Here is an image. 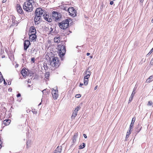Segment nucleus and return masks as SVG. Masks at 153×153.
Here are the masks:
<instances>
[{
  "label": "nucleus",
  "instance_id": "nucleus-23",
  "mask_svg": "<svg viewBox=\"0 0 153 153\" xmlns=\"http://www.w3.org/2000/svg\"><path fill=\"white\" fill-rule=\"evenodd\" d=\"M88 79L84 78V82L85 85H87L88 83Z\"/></svg>",
  "mask_w": 153,
  "mask_h": 153
},
{
  "label": "nucleus",
  "instance_id": "nucleus-15",
  "mask_svg": "<svg viewBox=\"0 0 153 153\" xmlns=\"http://www.w3.org/2000/svg\"><path fill=\"white\" fill-rule=\"evenodd\" d=\"M135 118L133 117L132 119L131 123L130 125L129 129H130V131H131V130L133 128L134 124V123L135 121Z\"/></svg>",
  "mask_w": 153,
  "mask_h": 153
},
{
  "label": "nucleus",
  "instance_id": "nucleus-47",
  "mask_svg": "<svg viewBox=\"0 0 153 153\" xmlns=\"http://www.w3.org/2000/svg\"><path fill=\"white\" fill-rule=\"evenodd\" d=\"M7 0H3L2 2L4 3Z\"/></svg>",
  "mask_w": 153,
  "mask_h": 153
},
{
  "label": "nucleus",
  "instance_id": "nucleus-8",
  "mask_svg": "<svg viewBox=\"0 0 153 153\" xmlns=\"http://www.w3.org/2000/svg\"><path fill=\"white\" fill-rule=\"evenodd\" d=\"M52 94L53 98L55 100H56L58 97V90H53L52 91Z\"/></svg>",
  "mask_w": 153,
  "mask_h": 153
},
{
  "label": "nucleus",
  "instance_id": "nucleus-25",
  "mask_svg": "<svg viewBox=\"0 0 153 153\" xmlns=\"http://www.w3.org/2000/svg\"><path fill=\"white\" fill-rule=\"evenodd\" d=\"M54 40L56 42L58 43L60 41V38L56 37L54 38Z\"/></svg>",
  "mask_w": 153,
  "mask_h": 153
},
{
  "label": "nucleus",
  "instance_id": "nucleus-4",
  "mask_svg": "<svg viewBox=\"0 0 153 153\" xmlns=\"http://www.w3.org/2000/svg\"><path fill=\"white\" fill-rule=\"evenodd\" d=\"M70 20H71V19H67L59 23V27L62 29H66L69 26V23L70 21Z\"/></svg>",
  "mask_w": 153,
  "mask_h": 153
},
{
  "label": "nucleus",
  "instance_id": "nucleus-52",
  "mask_svg": "<svg viewBox=\"0 0 153 153\" xmlns=\"http://www.w3.org/2000/svg\"><path fill=\"white\" fill-rule=\"evenodd\" d=\"M90 58H93V56H90Z\"/></svg>",
  "mask_w": 153,
  "mask_h": 153
},
{
  "label": "nucleus",
  "instance_id": "nucleus-40",
  "mask_svg": "<svg viewBox=\"0 0 153 153\" xmlns=\"http://www.w3.org/2000/svg\"><path fill=\"white\" fill-rule=\"evenodd\" d=\"M4 84L6 85L7 84V83H6V81H5V80H4Z\"/></svg>",
  "mask_w": 153,
  "mask_h": 153
},
{
  "label": "nucleus",
  "instance_id": "nucleus-36",
  "mask_svg": "<svg viewBox=\"0 0 153 153\" xmlns=\"http://www.w3.org/2000/svg\"><path fill=\"white\" fill-rule=\"evenodd\" d=\"M31 61L33 63H34L35 62V58L34 57L32 58L31 59Z\"/></svg>",
  "mask_w": 153,
  "mask_h": 153
},
{
  "label": "nucleus",
  "instance_id": "nucleus-50",
  "mask_svg": "<svg viewBox=\"0 0 153 153\" xmlns=\"http://www.w3.org/2000/svg\"><path fill=\"white\" fill-rule=\"evenodd\" d=\"M140 2L142 3L143 2L144 0H140Z\"/></svg>",
  "mask_w": 153,
  "mask_h": 153
},
{
  "label": "nucleus",
  "instance_id": "nucleus-53",
  "mask_svg": "<svg viewBox=\"0 0 153 153\" xmlns=\"http://www.w3.org/2000/svg\"><path fill=\"white\" fill-rule=\"evenodd\" d=\"M41 104V103H39V104L38 105H40Z\"/></svg>",
  "mask_w": 153,
  "mask_h": 153
},
{
  "label": "nucleus",
  "instance_id": "nucleus-13",
  "mask_svg": "<svg viewBox=\"0 0 153 153\" xmlns=\"http://www.w3.org/2000/svg\"><path fill=\"white\" fill-rule=\"evenodd\" d=\"M62 147V146H58L54 151L53 153H61Z\"/></svg>",
  "mask_w": 153,
  "mask_h": 153
},
{
  "label": "nucleus",
  "instance_id": "nucleus-21",
  "mask_svg": "<svg viewBox=\"0 0 153 153\" xmlns=\"http://www.w3.org/2000/svg\"><path fill=\"white\" fill-rule=\"evenodd\" d=\"M77 112L76 111H74L72 115L71 116V118L72 119H74L75 117L77 115Z\"/></svg>",
  "mask_w": 153,
  "mask_h": 153
},
{
  "label": "nucleus",
  "instance_id": "nucleus-5",
  "mask_svg": "<svg viewBox=\"0 0 153 153\" xmlns=\"http://www.w3.org/2000/svg\"><path fill=\"white\" fill-rule=\"evenodd\" d=\"M52 20H54L56 22L60 21L62 16L60 13L56 11H53L52 13Z\"/></svg>",
  "mask_w": 153,
  "mask_h": 153
},
{
  "label": "nucleus",
  "instance_id": "nucleus-22",
  "mask_svg": "<svg viewBox=\"0 0 153 153\" xmlns=\"http://www.w3.org/2000/svg\"><path fill=\"white\" fill-rule=\"evenodd\" d=\"M131 133V131H130V130H129V132L128 131L127 132V134L126 136V138L125 139V140L126 141L127 140V139L128 138L129 135Z\"/></svg>",
  "mask_w": 153,
  "mask_h": 153
},
{
  "label": "nucleus",
  "instance_id": "nucleus-17",
  "mask_svg": "<svg viewBox=\"0 0 153 153\" xmlns=\"http://www.w3.org/2000/svg\"><path fill=\"white\" fill-rule=\"evenodd\" d=\"M135 91V89H134V88L133 90V91L132 92L131 94L129 99V101H128V103H129L130 102H131L132 101V100L133 99V97L135 93V92H134Z\"/></svg>",
  "mask_w": 153,
  "mask_h": 153
},
{
  "label": "nucleus",
  "instance_id": "nucleus-37",
  "mask_svg": "<svg viewBox=\"0 0 153 153\" xmlns=\"http://www.w3.org/2000/svg\"><path fill=\"white\" fill-rule=\"evenodd\" d=\"M150 64L151 65H153V59L151 60V61L150 62Z\"/></svg>",
  "mask_w": 153,
  "mask_h": 153
},
{
  "label": "nucleus",
  "instance_id": "nucleus-7",
  "mask_svg": "<svg viewBox=\"0 0 153 153\" xmlns=\"http://www.w3.org/2000/svg\"><path fill=\"white\" fill-rule=\"evenodd\" d=\"M59 53L62 56H64L66 52L65 47L63 45L59 46Z\"/></svg>",
  "mask_w": 153,
  "mask_h": 153
},
{
  "label": "nucleus",
  "instance_id": "nucleus-10",
  "mask_svg": "<svg viewBox=\"0 0 153 153\" xmlns=\"http://www.w3.org/2000/svg\"><path fill=\"white\" fill-rule=\"evenodd\" d=\"M16 7L17 11L21 15L24 14V12L20 4H17Z\"/></svg>",
  "mask_w": 153,
  "mask_h": 153
},
{
  "label": "nucleus",
  "instance_id": "nucleus-20",
  "mask_svg": "<svg viewBox=\"0 0 153 153\" xmlns=\"http://www.w3.org/2000/svg\"><path fill=\"white\" fill-rule=\"evenodd\" d=\"M153 75L151 76L149 78H148L146 81V82H151L152 80H153Z\"/></svg>",
  "mask_w": 153,
  "mask_h": 153
},
{
  "label": "nucleus",
  "instance_id": "nucleus-16",
  "mask_svg": "<svg viewBox=\"0 0 153 153\" xmlns=\"http://www.w3.org/2000/svg\"><path fill=\"white\" fill-rule=\"evenodd\" d=\"M30 34H32L33 33H36V30L35 27L33 26L31 27L30 29Z\"/></svg>",
  "mask_w": 153,
  "mask_h": 153
},
{
  "label": "nucleus",
  "instance_id": "nucleus-14",
  "mask_svg": "<svg viewBox=\"0 0 153 153\" xmlns=\"http://www.w3.org/2000/svg\"><path fill=\"white\" fill-rule=\"evenodd\" d=\"M26 68H24L22 70L21 73L24 77H25L27 76V73L26 70Z\"/></svg>",
  "mask_w": 153,
  "mask_h": 153
},
{
  "label": "nucleus",
  "instance_id": "nucleus-31",
  "mask_svg": "<svg viewBox=\"0 0 153 153\" xmlns=\"http://www.w3.org/2000/svg\"><path fill=\"white\" fill-rule=\"evenodd\" d=\"M44 66L45 70H47L48 68V67L47 66V64H45V65L44 64Z\"/></svg>",
  "mask_w": 153,
  "mask_h": 153
},
{
  "label": "nucleus",
  "instance_id": "nucleus-2",
  "mask_svg": "<svg viewBox=\"0 0 153 153\" xmlns=\"http://www.w3.org/2000/svg\"><path fill=\"white\" fill-rule=\"evenodd\" d=\"M59 65V59L57 57H54L52 58L50 60V65L51 66L50 67L51 69L52 70H55L56 68H57Z\"/></svg>",
  "mask_w": 153,
  "mask_h": 153
},
{
  "label": "nucleus",
  "instance_id": "nucleus-46",
  "mask_svg": "<svg viewBox=\"0 0 153 153\" xmlns=\"http://www.w3.org/2000/svg\"><path fill=\"white\" fill-rule=\"evenodd\" d=\"M51 31H50V32H51H51L52 31H53V28H52V27H51Z\"/></svg>",
  "mask_w": 153,
  "mask_h": 153
},
{
  "label": "nucleus",
  "instance_id": "nucleus-18",
  "mask_svg": "<svg viewBox=\"0 0 153 153\" xmlns=\"http://www.w3.org/2000/svg\"><path fill=\"white\" fill-rule=\"evenodd\" d=\"M78 132H77L75 133L73 137V143H74L76 141V138H77L78 136Z\"/></svg>",
  "mask_w": 153,
  "mask_h": 153
},
{
  "label": "nucleus",
  "instance_id": "nucleus-12",
  "mask_svg": "<svg viewBox=\"0 0 153 153\" xmlns=\"http://www.w3.org/2000/svg\"><path fill=\"white\" fill-rule=\"evenodd\" d=\"M42 16H43L45 19L48 22H52V19L50 18H49V16L47 14L45 15L44 14V12L43 11V14L42 15Z\"/></svg>",
  "mask_w": 153,
  "mask_h": 153
},
{
  "label": "nucleus",
  "instance_id": "nucleus-49",
  "mask_svg": "<svg viewBox=\"0 0 153 153\" xmlns=\"http://www.w3.org/2000/svg\"><path fill=\"white\" fill-rule=\"evenodd\" d=\"M46 89H44V90H43L42 91V92L43 93L44 92H45L46 91Z\"/></svg>",
  "mask_w": 153,
  "mask_h": 153
},
{
  "label": "nucleus",
  "instance_id": "nucleus-1",
  "mask_svg": "<svg viewBox=\"0 0 153 153\" xmlns=\"http://www.w3.org/2000/svg\"><path fill=\"white\" fill-rule=\"evenodd\" d=\"M43 14V10L41 8H38L36 9L34 18V21L36 24H38L41 21V18Z\"/></svg>",
  "mask_w": 153,
  "mask_h": 153
},
{
  "label": "nucleus",
  "instance_id": "nucleus-9",
  "mask_svg": "<svg viewBox=\"0 0 153 153\" xmlns=\"http://www.w3.org/2000/svg\"><path fill=\"white\" fill-rule=\"evenodd\" d=\"M29 39L30 41H36L37 39V36L35 33H33L31 34L29 33Z\"/></svg>",
  "mask_w": 153,
  "mask_h": 153
},
{
  "label": "nucleus",
  "instance_id": "nucleus-38",
  "mask_svg": "<svg viewBox=\"0 0 153 153\" xmlns=\"http://www.w3.org/2000/svg\"><path fill=\"white\" fill-rule=\"evenodd\" d=\"M30 142V141H27V147H28L29 143Z\"/></svg>",
  "mask_w": 153,
  "mask_h": 153
},
{
  "label": "nucleus",
  "instance_id": "nucleus-24",
  "mask_svg": "<svg viewBox=\"0 0 153 153\" xmlns=\"http://www.w3.org/2000/svg\"><path fill=\"white\" fill-rule=\"evenodd\" d=\"M50 76V73L49 72H46L45 75V78L47 79H48Z\"/></svg>",
  "mask_w": 153,
  "mask_h": 153
},
{
  "label": "nucleus",
  "instance_id": "nucleus-26",
  "mask_svg": "<svg viewBox=\"0 0 153 153\" xmlns=\"http://www.w3.org/2000/svg\"><path fill=\"white\" fill-rule=\"evenodd\" d=\"M3 80V76L0 72V83H1Z\"/></svg>",
  "mask_w": 153,
  "mask_h": 153
},
{
  "label": "nucleus",
  "instance_id": "nucleus-29",
  "mask_svg": "<svg viewBox=\"0 0 153 153\" xmlns=\"http://www.w3.org/2000/svg\"><path fill=\"white\" fill-rule=\"evenodd\" d=\"M152 102L151 101H149L148 102V103L147 104V105L148 106H151L152 105Z\"/></svg>",
  "mask_w": 153,
  "mask_h": 153
},
{
  "label": "nucleus",
  "instance_id": "nucleus-39",
  "mask_svg": "<svg viewBox=\"0 0 153 153\" xmlns=\"http://www.w3.org/2000/svg\"><path fill=\"white\" fill-rule=\"evenodd\" d=\"M21 96V94L20 93H18L16 95V96L17 97H20Z\"/></svg>",
  "mask_w": 153,
  "mask_h": 153
},
{
  "label": "nucleus",
  "instance_id": "nucleus-42",
  "mask_svg": "<svg viewBox=\"0 0 153 153\" xmlns=\"http://www.w3.org/2000/svg\"><path fill=\"white\" fill-rule=\"evenodd\" d=\"M2 142L1 140H0V148L1 147Z\"/></svg>",
  "mask_w": 153,
  "mask_h": 153
},
{
  "label": "nucleus",
  "instance_id": "nucleus-45",
  "mask_svg": "<svg viewBox=\"0 0 153 153\" xmlns=\"http://www.w3.org/2000/svg\"><path fill=\"white\" fill-rule=\"evenodd\" d=\"M90 55V53H86V55L87 56H88L89 55Z\"/></svg>",
  "mask_w": 153,
  "mask_h": 153
},
{
  "label": "nucleus",
  "instance_id": "nucleus-55",
  "mask_svg": "<svg viewBox=\"0 0 153 153\" xmlns=\"http://www.w3.org/2000/svg\"><path fill=\"white\" fill-rule=\"evenodd\" d=\"M64 10H66V8L65 7V9H64Z\"/></svg>",
  "mask_w": 153,
  "mask_h": 153
},
{
  "label": "nucleus",
  "instance_id": "nucleus-44",
  "mask_svg": "<svg viewBox=\"0 0 153 153\" xmlns=\"http://www.w3.org/2000/svg\"><path fill=\"white\" fill-rule=\"evenodd\" d=\"M83 85V83H80L79 84V86H81L82 85Z\"/></svg>",
  "mask_w": 153,
  "mask_h": 153
},
{
  "label": "nucleus",
  "instance_id": "nucleus-30",
  "mask_svg": "<svg viewBox=\"0 0 153 153\" xmlns=\"http://www.w3.org/2000/svg\"><path fill=\"white\" fill-rule=\"evenodd\" d=\"M153 52V49H152L149 53L146 55V56H148L152 52Z\"/></svg>",
  "mask_w": 153,
  "mask_h": 153
},
{
  "label": "nucleus",
  "instance_id": "nucleus-41",
  "mask_svg": "<svg viewBox=\"0 0 153 153\" xmlns=\"http://www.w3.org/2000/svg\"><path fill=\"white\" fill-rule=\"evenodd\" d=\"M114 4V2L113 1H111L110 3V4L111 5H112Z\"/></svg>",
  "mask_w": 153,
  "mask_h": 153
},
{
  "label": "nucleus",
  "instance_id": "nucleus-51",
  "mask_svg": "<svg viewBox=\"0 0 153 153\" xmlns=\"http://www.w3.org/2000/svg\"><path fill=\"white\" fill-rule=\"evenodd\" d=\"M97 86H96L95 87V88H94L95 90H96V89H97Z\"/></svg>",
  "mask_w": 153,
  "mask_h": 153
},
{
  "label": "nucleus",
  "instance_id": "nucleus-3",
  "mask_svg": "<svg viewBox=\"0 0 153 153\" xmlns=\"http://www.w3.org/2000/svg\"><path fill=\"white\" fill-rule=\"evenodd\" d=\"M23 8L25 10L29 12H30L32 11V5L30 0L24 3Z\"/></svg>",
  "mask_w": 153,
  "mask_h": 153
},
{
  "label": "nucleus",
  "instance_id": "nucleus-27",
  "mask_svg": "<svg viewBox=\"0 0 153 153\" xmlns=\"http://www.w3.org/2000/svg\"><path fill=\"white\" fill-rule=\"evenodd\" d=\"M85 146V144L84 143H83L82 144V145H81L79 146L80 149H82L84 148Z\"/></svg>",
  "mask_w": 153,
  "mask_h": 153
},
{
  "label": "nucleus",
  "instance_id": "nucleus-34",
  "mask_svg": "<svg viewBox=\"0 0 153 153\" xmlns=\"http://www.w3.org/2000/svg\"><path fill=\"white\" fill-rule=\"evenodd\" d=\"M81 97V95L80 94H76L75 96V97H77L78 98H80Z\"/></svg>",
  "mask_w": 153,
  "mask_h": 153
},
{
  "label": "nucleus",
  "instance_id": "nucleus-43",
  "mask_svg": "<svg viewBox=\"0 0 153 153\" xmlns=\"http://www.w3.org/2000/svg\"><path fill=\"white\" fill-rule=\"evenodd\" d=\"M83 136H84V137L85 138H87V136H86V135L85 134H83Z\"/></svg>",
  "mask_w": 153,
  "mask_h": 153
},
{
  "label": "nucleus",
  "instance_id": "nucleus-54",
  "mask_svg": "<svg viewBox=\"0 0 153 153\" xmlns=\"http://www.w3.org/2000/svg\"><path fill=\"white\" fill-rule=\"evenodd\" d=\"M140 130H138V131H137V133L139 132V131H140Z\"/></svg>",
  "mask_w": 153,
  "mask_h": 153
},
{
  "label": "nucleus",
  "instance_id": "nucleus-35",
  "mask_svg": "<svg viewBox=\"0 0 153 153\" xmlns=\"http://www.w3.org/2000/svg\"><path fill=\"white\" fill-rule=\"evenodd\" d=\"M35 51H36V50L35 48H32V53H33Z\"/></svg>",
  "mask_w": 153,
  "mask_h": 153
},
{
  "label": "nucleus",
  "instance_id": "nucleus-28",
  "mask_svg": "<svg viewBox=\"0 0 153 153\" xmlns=\"http://www.w3.org/2000/svg\"><path fill=\"white\" fill-rule=\"evenodd\" d=\"M80 107L78 106H77L76 108L74 111H76L77 112L80 109Z\"/></svg>",
  "mask_w": 153,
  "mask_h": 153
},
{
  "label": "nucleus",
  "instance_id": "nucleus-6",
  "mask_svg": "<svg viewBox=\"0 0 153 153\" xmlns=\"http://www.w3.org/2000/svg\"><path fill=\"white\" fill-rule=\"evenodd\" d=\"M68 11L69 14L73 17H74L76 16V12L73 7H70L68 9Z\"/></svg>",
  "mask_w": 153,
  "mask_h": 153
},
{
  "label": "nucleus",
  "instance_id": "nucleus-11",
  "mask_svg": "<svg viewBox=\"0 0 153 153\" xmlns=\"http://www.w3.org/2000/svg\"><path fill=\"white\" fill-rule=\"evenodd\" d=\"M30 44V42L27 40H25L24 43V50L26 51Z\"/></svg>",
  "mask_w": 153,
  "mask_h": 153
},
{
  "label": "nucleus",
  "instance_id": "nucleus-33",
  "mask_svg": "<svg viewBox=\"0 0 153 153\" xmlns=\"http://www.w3.org/2000/svg\"><path fill=\"white\" fill-rule=\"evenodd\" d=\"M90 76L89 74L86 75L84 77V78L85 79H88L90 77Z\"/></svg>",
  "mask_w": 153,
  "mask_h": 153
},
{
  "label": "nucleus",
  "instance_id": "nucleus-32",
  "mask_svg": "<svg viewBox=\"0 0 153 153\" xmlns=\"http://www.w3.org/2000/svg\"><path fill=\"white\" fill-rule=\"evenodd\" d=\"M85 74L86 75L89 74V75H90L91 74L90 72V71H88L87 70L85 72Z\"/></svg>",
  "mask_w": 153,
  "mask_h": 153
},
{
  "label": "nucleus",
  "instance_id": "nucleus-19",
  "mask_svg": "<svg viewBox=\"0 0 153 153\" xmlns=\"http://www.w3.org/2000/svg\"><path fill=\"white\" fill-rule=\"evenodd\" d=\"M10 120L7 119L5 120H4V121H3V123L4 125L7 126L9 125L10 123Z\"/></svg>",
  "mask_w": 153,
  "mask_h": 153
},
{
  "label": "nucleus",
  "instance_id": "nucleus-48",
  "mask_svg": "<svg viewBox=\"0 0 153 153\" xmlns=\"http://www.w3.org/2000/svg\"><path fill=\"white\" fill-rule=\"evenodd\" d=\"M8 84L9 85L11 84V82L10 81H9V82H8Z\"/></svg>",
  "mask_w": 153,
  "mask_h": 153
}]
</instances>
